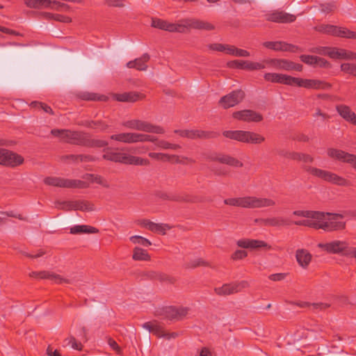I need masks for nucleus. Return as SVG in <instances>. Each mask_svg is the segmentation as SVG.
Returning a JSON list of instances; mask_svg holds the SVG:
<instances>
[{"instance_id": "nucleus-29", "label": "nucleus", "mask_w": 356, "mask_h": 356, "mask_svg": "<svg viewBox=\"0 0 356 356\" xmlns=\"http://www.w3.org/2000/svg\"><path fill=\"white\" fill-rule=\"evenodd\" d=\"M331 58L356 60V53L344 49L333 47L331 54Z\"/></svg>"}, {"instance_id": "nucleus-26", "label": "nucleus", "mask_w": 356, "mask_h": 356, "mask_svg": "<svg viewBox=\"0 0 356 356\" xmlns=\"http://www.w3.org/2000/svg\"><path fill=\"white\" fill-rule=\"evenodd\" d=\"M336 110L345 120L356 125V114L352 111L348 106L339 104L336 106Z\"/></svg>"}, {"instance_id": "nucleus-18", "label": "nucleus", "mask_w": 356, "mask_h": 356, "mask_svg": "<svg viewBox=\"0 0 356 356\" xmlns=\"http://www.w3.org/2000/svg\"><path fill=\"white\" fill-rule=\"evenodd\" d=\"M264 17L266 21L275 23H291L296 19V15L278 10L270 11Z\"/></svg>"}, {"instance_id": "nucleus-64", "label": "nucleus", "mask_w": 356, "mask_h": 356, "mask_svg": "<svg viewBox=\"0 0 356 356\" xmlns=\"http://www.w3.org/2000/svg\"><path fill=\"white\" fill-rule=\"evenodd\" d=\"M35 107H38L39 108L42 109L45 113H50L51 115L54 114V112L50 106L47 104L39 102H33L31 103Z\"/></svg>"}, {"instance_id": "nucleus-35", "label": "nucleus", "mask_w": 356, "mask_h": 356, "mask_svg": "<svg viewBox=\"0 0 356 356\" xmlns=\"http://www.w3.org/2000/svg\"><path fill=\"white\" fill-rule=\"evenodd\" d=\"M143 326L159 338L165 337L167 336V333L163 327L157 323L151 324V323L147 322L144 323Z\"/></svg>"}, {"instance_id": "nucleus-30", "label": "nucleus", "mask_w": 356, "mask_h": 356, "mask_svg": "<svg viewBox=\"0 0 356 356\" xmlns=\"http://www.w3.org/2000/svg\"><path fill=\"white\" fill-rule=\"evenodd\" d=\"M296 258L302 268H307L312 261V255L305 249H298L296 252Z\"/></svg>"}, {"instance_id": "nucleus-56", "label": "nucleus", "mask_w": 356, "mask_h": 356, "mask_svg": "<svg viewBox=\"0 0 356 356\" xmlns=\"http://www.w3.org/2000/svg\"><path fill=\"white\" fill-rule=\"evenodd\" d=\"M330 307V304L326 302L312 303L310 309L313 312L324 311Z\"/></svg>"}, {"instance_id": "nucleus-19", "label": "nucleus", "mask_w": 356, "mask_h": 356, "mask_svg": "<svg viewBox=\"0 0 356 356\" xmlns=\"http://www.w3.org/2000/svg\"><path fill=\"white\" fill-rule=\"evenodd\" d=\"M190 309L186 307H166L163 310L164 318L170 321H181L188 314Z\"/></svg>"}, {"instance_id": "nucleus-21", "label": "nucleus", "mask_w": 356, "mask_h": 356, "mask_svg": "<svg viewBox=\"0 0 356 356\" xmlns=\"http://www.w3.org/2000/svg\"><path fill=\"white\" fill-rule=\"evenodd\" d=\"M232 117L238 120L247 122H259L263 120L262 115L252 110L235 111L232 113Z\"/></svg>"}, {"instance_id": "nucleus-49", "label": "nucleus", "mask_w": 356, "mask_h": 356, "mask_svg": "<svg viewBox=\"0 0 356 356\" xmlns=\"http://www.w3.org/2000/svg\"><path fill=\"white\" fill-rule=\"evenodd\" d=\"M199 266H209V267H211V265L208 261H207L201 258L193 260L186 264V268H195Z\"/></svg>"}, {"instance_id": "nucleus-11", "label": "nucleus", "mask_w": 356, "mask_h": 356, "mask_svg": "<svg viewBox=\"0 0 356 356\" xmlns=\"http://www.w3.org/2000/svg\"><path fill=\"white\" fill-rule=\"evenodd\" d=\"M174 133L182 138L191 140H208L216 138L220 136V133L213 131H204L201 129H175Z\"/></svg>"}, {"instance_id": "nucleus-22", "label": "nucleus", "mask_w": 356, "mask_h": 356, "mask_svg": "<svg viewBox=\"0 0 356 356\" xmlns=\"http://www.w3.org/2000/svg\"><path fill=\"white\" fill-rule=\"evenodd\" d=\"M29 276L31 277H34L37 279H47L54 282L56 284H62V283H71L70 280L68 279L63 278L60 275H58L54 272L48 271V270H42V271H33L29 273Z\"/></svg>"}, {"instance_id": "nucleus-4", "label": "nucleus", "mask_w": 356, "mask_h": 356, "mask_svg": "<svg viewBox=\"0 0 356 356\" xmlns=\"http://www.w3.org/2000/svg\"><path fill=\"white\" fill-rule=\"evenodd\" d=\"M227 205L240 207L247 209H260L275 206V202L266 197H257L255 196H245L242 197H232L224 200Z\"/></svg>"}, {"instance_id": "nucleus-60", "label": "nucleus", "mask_w": 356, "mask_h": 356, "mask_svg": "<svg viewBox=\"0 0 356 356\" xmlns=\"http://www.w3.org/2000/svg\"><path fill=\"white\" fill-rule=\"evenodd\" d=\"M229 44H224L220 43H213L208 45L209 49L212 51H225L227 54V48H228Z\"/></svg>"}, {"instance_id": "nucleus-53", "label": "nucleus", "mask_w": 356, "mask_h": 356, "mask_svg": "<svg viewBox=\"0 0 356 356\" xmlns=\"http://www.w3.org/2000/svg\"><path fill=\"white\" fill-rule=\"evenodd\" d=\"M296 152H291L285 149H278L276 150V154L283 158L293 160L295 158Z\"/></svg>"}, {"instance_id": "nucleus-50", "label": "nucleus", "mask_w": 356, "mask_h": 356, "mask_svg": "<svg viewBox=\"0 0 356 356\" xmlns=\"http://www.w3.org/2000/svg\"><path fill=\"white\" fill-rule=\"evenodd\" d=\"M156 146L164 149H178L181 148V145L178 144L170 143L164 140L158 141L156 143Z\"/></svg>"}, {"instance_id": "nucleus-12", "label": "nucleus", "mask_w": 356, "mask_h": 356, "mask_svg": "<svg viewBox=\"0 0 356 356\" xmlns=\"http://www.w3.org/2000/svg\"><path fill=\"white\" fill-rule=\"evenodd\" d=\"M24 162V157L11 150L0 148V165L14 168Z\"/></svg>"}, {"instance_id": "nucleus-59", "label": "nucleus", "mask_w": 356, "mask_h": 356, "mask_svg": "<svg viewBox=\"0 0 356 356\" xmlns=\"http://www.w3.org/2000/svg\"><path fill=\"white\" fill-rule=\"evenodd\" d=\"M355 66L356 63H342L340 67L341 71L353 76Z\"/></svg>"}, {"instance_id": "nucleus-54", "label": "nucleus", "mask_w": 356, "mask_h": 356, "mask_svg": "<svg viewBox=\"0 0 356 356\" xmlns=\"http://www.w3.org/2000/svg\"><path fill=\"white\" fill-rule=\"evenodd\" d=\"M282 62H283V59L271 58V59L264 60L261 63H264V65L265 64L270 65L277 70H282Z\"/></svg>"}, {"instance_id": "nucleus-55", "label": "nucleus", "mask_w": 356, "mask_h": 356, "mask_svg": "<svg viewBox=\"0 0 356 356\" xmlns=\"http://www.w3.org/2000/svg\"><path fill=\"white\" fill-rule=\"evenodd\" d=\"M351 33L352 31L346 28L337 26L336 33L334 36L350 39V36L352 34Z\"/></svg>"}, {"instance_id": "nucleus-24", "label": "nucleus", "mask_w": 356, "mask_h": 356, "mask_svg": "<svg viewBox=\"0 0 356 356\" xmlns=\"http://www.w3.org/2000/svg\"><path fill=\"white\" fill-rule=\"evenodd\" d=\"M140 133L127 132L111 135L110 138L118 142L130 144L140 143Z\"/></svg>"}, {"instance_id": "nucleus-20", "label": "nucleus", "mask_w": 356, "mask_h": 356, "mask_svg": "<svg viewBox=\"0 0 356 356\" xmlns=\"http://www.w3.org/2000/svg\"><path fill=\"white\" fill-rule=\"evenodd\" d=\"M263 46L267 49L274 51H289L296 53L302 51V49L292 44H289L282 41H268L263 43Z\"/></svg>"}, {"instance_id": "nucleus-3", "label": "nucleus", "mask_w": 356, "mask_h": 356, "mask_svg": "<svg viewBox=\"0 0 356 356\" xmlns=\"http://www.w3.org/2000/svg\"><path fill=\"white\" fill-rule=\"evenodd\" d=\"M266 81L277 83L291 86L302 87L307 89L330 90L332 84L318 79H308L293 77L287 74L278 73H266L264 76Z\"/></svg>"}, {"instance_id": "nucleus-44", "label": "nucleus", "mask_w": 356, "mask_h": 356, "mask_svg": "<svg viewBox=\"0 0 356 356\" xmlns=\"http://www.w3.org/2000/svg\"><path fill=\"white\" fill-rule=\"evenodd\" d=\"M312 330L308 329H303L301 331H298L295 334V339L298 341L302 340H307V341H310L313 339L312 336Z\"/></svg>"}, {"instance_id": "nucleus-52", "label": "nucleus", "mask_w": 356, "mask_h": 356, "mask_svg": "<svg viewBox=\"0 0 356 356\" xmlns=\"http://www.w3.org/2000/svg\"><path fill=\"white\" fill-rule=\"evenodd\" d=\"M155 196L158 197L159 199L163 200H168V201H172L175 202V195L173 194H169L166 192L162 191H158L155 193Z\"/></svg>"}, {"instance_id": "nucleus-17", "label": "nucleus", "mask_w": 356, "mask_h": 356, "mask_svg": "<svg viewBox=\"0 0 356 356\" xmlns=\"http://www.w3.org/2000/svg\"><path fill=\"white\" fill-rule=\"evenodd\" d=\"M327 153L330 158L349 163L356 170V155L334 148L327 149Z\"/></svg>"}, {"instance_id": "nucleus-37", "label": "nucleus", "mask_w": 356, "mask_h": 356, "mask_svg": "<svg viewBox=\"0 0 356 356\" xmlns=\"http://www.w3.org/2000/svg\"><path fill=\"white\" fill-rule=\"evenodd\" d=\"M294 216L304 217L306 218H312L316 220L322 219L323 216V212L322 211H304V210H297L293 212Z\"/></svg>"}, {"instance_id": "nucleus-14", "label": "nucleus", "mask_w": 356, "mask_h": 356, "mask_svg": "<svg viewBox=\"0 0 356 356\" xmlns=\"http://www.w3.org/2000/svg\"><path fill=\"white\" fill-rule=\"evenodd\" d=\"M227 66L231 69L245 70L248 71L259 70L266 67V65L262 63L244 60L229 61L227 63Z\"/></svg>"}, {"instance_id": "nucleus-7", "label": "nucleus", "mask_w": 356, "mask_h": 356, "mask_svg": "<svg viewBox=\"0 0 356 356\" xmlns=\"http://www.w3.org/2000/svg\"><path fill=\"white\" fill-rule=\"evenodd\" d=\"M122 125L129 129L147 133L162 134L165 132L162 127L139 119H131L124 121L122 122Z\"/></svg>"}, {"instance_id": "nucleus-5", "label": "nucleus", "mask_w": 356, "mask_h": 356, "mask_svg": "<svg viewBox=\"0 0 356 356\" xmlns=\"http://www.w3.org/2000/svg\"><path fill=\"white\" fill-rule=\"evenodd\" d=\"M222 135L232 140L254 145L261 144L265 141V138L261 134L249 131H225Z\"/></svg>"}, {"instance_id": "nucleus-40", "label": "nucleus", "mask_w": 356, "mask_h": 356, "mask_svg": "<svg viewBox=\"0 0 356 356\" xmlns=\"http://www.w3.org/2000/svg\"><path fill=\"white\" fill-rule=\"evenodd\" d=\"M293 223L291 220L280 216L268 218L267 226L270 227H283L289 226Z\"/></svg>"}, {"instance_id": "nucleus-31", "label": "nucleus", "mask_w": 356, "mask_h": 356, "mask_svg": "<svg viewBox=\"0 0 356 356\" xmlns=\"http://www.w3.org/2000/svg\"><path fill=\"white\" fill-rule=\"evenodd\" d=\"M325 218V213L323 212V216L321 220L307 218L305 220L295 221L293 224L299 226H305L314 228L315 229H321L322 220H324Z\"/></svg>"}, {"instance_id": "nucleus-42", "label": "nucleus", "mask_w": 356, "mask_h": 356, "mask_svg": "<svg viewBox=\"0 0 356 356\" xmlns=\"http://www.w3.org/2000/svg\"><path fill=\"white\" fill-rule=\"evenodd\" d=\"M227 54L237 57H249L250 55L248 51L229 44L228 48H227Z\"/></svg>"}, {"instance_id": "nucleus-1", "label": "nucleus", "mask_w": 356, "mask_h": 356, "mask_svg": "<svg viewBox=\"0 0 356 356\" xmlns=\"http://www.w3.org/2000/svg\"><path fill=\"white\" fill-rule=\"evenodd\" d=\"M51 134L54 136L59 138L60 140L63 143L88 148L105 147L108 145L107 141L92 138L90 134L82 131L54 129L51 131Z\"/></svg>"}, {"instance_id": "nucleus-32", "label": "nucleus", "mask_w": 356, "mask_h": 356, "mask_svg": "<svg viewBox=\"0 0 356 356\" xmlns=\"http://www.w3.org/2000/svg\"><path fill=\"white\" fill-rule=\"evenodd\" d=\"M105 152L102 158L107 161L124 163L125 153L114 152L109 150V148L104 149Z\"/></svg>"}, {"instance_id": "nucleus-63", "label": "nucleus", "mask_w": 356, "mask_h": 356, "mask_svg": "<svg viewBox=\"0 0 356 356\" xmlns=\"http://www.w3.org/2000/svg\"><path fill=\"white\" fill-rule=\"evenodd\" d=\"M248 257V252L243 250H237L232 255V260H241Z\"/></svg>"}, {"instance_id": "nucleus-61", "label": "nucleus", "mask_w": 356, "mask_h": 356, "mask_svg": "<svg viewBox=\"0 0 356 356\" xmlns=\"http://www.w3.org/2000/svg\"><path fill=\"white\" fill-rule=\"evenodd\" d=\"M157 280L160 281L161 282H165L167 284H174L176 281L175 278L173 277L163 273H159Z\"/></svg>"}, {"instance_id": "nucleus-27", "label": "nucleus", "mask_w": 356, "mask_h": 356, "mask_svg": "<svg viewBox=\"0 0 356 356\" xmlns=\"http://www.w3.org/2000/svg\"><path fill=\"white\" fill-rule=\"evenodd\" d=\"M78 124L87 128L97 129L99 131H105L110 127V125L102 120H82Z\"/></svg>"}, {"instance_id": "nucleus-13", "label": "nucleus", "mask_w": 356, "mask_h": 356, "mask_svg": "<svg viewBox=\"0 0 356 356\" xmlns=\"http://www.w3.org/2000/svg\"><path fill=\"white\" fill-rule=\"evenodd\" d=\"M245 92L242 90H233L230 93L222 97L218 104L225 109L233 107L243 101Z\"/></svg>"}, {"instance_id": "nucleus-45", "label": "nucleus", "mask_w": 356, "mask_h": 356, "mask_svg": "<svg viewBox=\"0 0 356 356\" xmlns=\"http://www.w3.org/2000/svg\"><path fill=\"white\" fill-rule=\"evenodd\" d=\"M316 30L321 33H327L334 36L336 33L337 26L330 24H322L316 27Z\"/></svg>"}, {"instance_id": "nucleus-2", "label": "nucleus", "mask_w": 356, "mask_h": 356, "mask_svg": "<svg viewBox=\"0 0 356 356\" xmlns=\"http://www.w3.org/2000/svg\"><path fill=\"white\" fill-rule=\"evenodd\" d=\"M293 161L302 162L304 163L302 165V170L314 177L320 178L323 181L339 186H350V181L343 177L330 171L321 170L316 167L307 165V163H312L314 161V157L310 154L296 152Z\"/></svg>"}, {"instance_id": "nucleus-47", "label": "nucleus", "mask_w": 356, "mask_h": 356, "mask_svg": "<svg viewBox=\"0 0 356 356\" xmlns=\"http://www.w3.org/2000/svg\"><path fill=\"white\" fill-rule=\"evenodd\" d=\"M55 206L57 209L64 211L74 210V201H56Z\"/></svg>"}, {"instance_id": "nucleus-23", "label": "nucleus", "mask_w": 356, "mask_h": 356, "mask_svg": "<svg viewBox=\"0 0 356 356\" xmlns=\"http://www.w3.org/2000/svg\"><path fill=\"white\" fill-rule=\"evenodd\" d=\"M236 245L242 248L259 250L261 248L270 250L272 248L266 242L261 240L243 238L236 241Z\"/></svg>"}, {"instance_id": "nucleus-9", "label": "nucleus", "mask_w": 356, "mask_h": 356, "mask_svg": "<svg viewBox=\"0 0 356 356\" xmlns=\"http://www.w3.org/2000/svg\"><path fill=\"white\" fill-rule=\"evenodd\" d=\"M349 213V211H345L344 214H342L326 212L325 216H330V218L327 221H325V220H322L321 229L328 232L345 229L346 227V222L339 220L343 218L345 216L348 215Z\"/></svg>"}, {"instance_id": "nucleus-39", "label": "nucleus", "mask_w": 356, "mask_h": 356, "mask_svg": "<svg viewBox=\"0 0 356 356\" xmlns=\"http://www.w3.org/2000/svg\"><path fill=\"white\" fill-rule=\"evenodd\" d=\"M124 164L135 165H149V161L146 159H143L141 157L126 154Z\"/></svg>"}, {"instance_id": "nucleus-33", "label": "nucleus", "mask_w": 356, "mask_h": 356, "mask_svg": "<svg viewBox=\"0 0 356 356\" xmlns=\"http://www.w3.org/2000/svg\"><path fill=\"white\" fill-rule=\"evenodd\" d=\"M76 95L79 99L84 101L106 102L108 99V97L104 95L90 92H79Z\"/></svg>"}, {"instance_id": "nucleus-34", "label": "nucleus", "mask_w": 356, "mask_h": 356, "mask_svg": "<svg viewBox=\"0 0 356 356\" xmlns=\"http://www.w3.org/2000/svg\"><path fill=\"white\" fill-rule=\"evenodd\" d=\"M175 202L185 203H200L204 202L203 197L191 194H175Z\"/></svg>"}, {"instance_id": "nucleus-51", "label": "nucleus", "mask_w": 356, "mask_h": 356, "mask_svg": "<svg viewBox=\"0 0 356 356\" xmlns=\"http://www.w3.org/2000/svg\"><path fill=\"white\" fill-rule=\"evenodd\" d=\"M66 345L71 346V347L77 350H81L83 345L81 342H78L74 337L70 336L65 339Z\"/></svg>"}, {"instance_id": "nucleus-41", "label": "nucleus", "mask_w": 356, "mask_h": 356, "mask_svg": "<svg viewBox=\"0 0 356 356\" xmlns=\"http://www.w3.org/2000/svg\"><path fill=\"white\" fill-rule=\"evenodd\" d=\"M132 259L135 261H149L151 257L147 250L136 247L133 250Z\"/></svg>"}, {"instance_id": "nucleus-46", "label": "nucleus", "mask_w": 356, "mask_h": 356, "mask_svg": "<svg viewBox=\"0 0 356 356\" xmlns=\"http://www.w3.org/2000/svg\"><path fill=\"white\" fill-rule=\"evenodd\" d=\"M184 161H187L189 163H195V160L191 159V158H188V157H186V156H182L181 158L178 156V155H175V154H169V159H168L167 161H169V162H171L172 163H182V164H184L185 162Z\"/></svg>"}, {"instance_id": "nucleus-6", "label": "nucleus", "mask_w": 356, "mask_h": 356, "mask_svg": "<svg viewBox=\"0 0 356 356\" xmlns=\"http://www.w3.org/2000/svg\"><path fill=\"white\" fill-rule=\"evenodd\" d=\"M215 29L212 24L196 18H186L177 23L176 33H184L191 29L212 31Z\"/></svg>"}, {"instance_id": "nucleus-8", "label": "nucleus", "mask_w": 356, "mask_h": 356, "mask_svg": "<svg viewBox=\"0 0 356 356\" xmlns=\"http://www.w3.org/2000/svg\"><path fill=\"white\" fill-rule=\"evenodd\" d=\"M44 183L48 186L67 188H87L90 186L89 183L85 181L58 177H47L44 179Z\"/></svg>"}, {"instance_id": "nucleus-58", "label": "nucleus", "mask_w": 356, "mask_h": 356, "mask_svg": "<svg viewBox=\"0 0 356 356\" xmlns=\"http://www.w3.org/2000/svg\"><path fill=\"white\" fill-rule=\"evenodd\" d=\"M300 59L302 62L315 67L317 56L303 54L300 56Z\"/></svg>"}, {"instance_id": "nucleus-62", "label": "nucleus", "mask_w": 356, "mask_h": 356, "mask_svg": "<svg viewBox=\"0 0 356 356\" xmlns=\"http://www.w3.org/2000/svg\"><path fill=\"white\" fill-rule=\"evenodd\" d=\"M148 155L150 158L157 161H167L169 159V154L164 153L150 152Z\"/></svg>"}, {"instance_id": "nucleus-25", "label": "nucleus", "mask_w": 356, "mask_h": 356, "mask_svg": "<svg viewBox=\"0 0 356 356\" xmlns=\"http://www.w3.org/2000/svg\"><path fill=\"white\" fill-rule=\"evenodd\" d=\"M145 95L138 92H127L122 94H115V99L122 102H136L145 98Z\"/></svg>"}, {"instance_id": "nucleus-10", "label": "nucleus", "mask_w": 356, "mask_h": 356, "mask_svg": "<svg viewBox=\"0 0 356 356\" xmlns=\"http://www.w3.org/2000/svg\"><path fill=\"white\" fill-rule=\"evenodd\" d=\"M202 157L206 161H218L234 168H242L243 166V163L238 159L222 153L204 152L202 154Z\"/></svg>"}, {"instance_id": "nucleus-43", "label": "nucleus", "mask_w": 356, "mask_h": 356, "mask_svg": "<svg viewBox=\"0 0 356 356\" xmlns=\"http://www.w3.org/2000/svg\"><path fill=\"white\" fill-rule=\"evenodd\" d=\"M170 229L171 227L168 224L156 223L154 222H152L151 226L149 227V231L159 233L162 235H165L166 234V230H169Z\"/></svg>"}, {"instance_id": "nucleus-28", "label": "nucleus", "mask_w": 356, "mask_h": 356, "mask_svg": "<svg viewBox=\"0 0 356 356\" xmlns=\"http://www.w3.org/2000/svg\"><path fill=\"white\" fill-rule=\"evenodd\" d=\"M150 56L147 53L144 54L141 57L136 58L134 60L129 61L127 67L129 68H136L140 71H144L147 69V63L149 60Z\"/></svg>"}, {"instance_id": "nucleus-15", "label": "nucleus", "mask_w": 356, "mask_h": 356, "mask_svg": "<svg viewBox=\"0 0 356 356\" xmlns=\"http://www.w3.org/2000/svg\"><path fill=\"white\" fill-rule=\"evenodd\" d=\"M348 243L344 241H333L326 243H318V247L330 254H342L345 256Z\"/></svg>"}, {"instance_id": "nucleus-16", "label": "nucleus", "mask_w": 356, "mask_h": 356, "mask_svg": "<svg viewBox=\"0 0 356 356\" xmlns=\"http://www.w3.org/2000/svg\"><path fill=\"white\" fill-rule=\"evenodd\" d=\"M249 286L248 282L243 280L237 283L225 284L220 287L215 288L214 291L218 296H228L238 293Z\"/></svg>"}, {"instance_id": "nucleus-57", "label": "nucleus", "mask_w": 356, "mask_h": 356, "mask_svg": "<svg viewBox=\"0 0 356 356\" xmlns=\"http://www.w3.org/2000/svg\"><path fill=\"white\" fill-rule=\"evenodd\" d=\"M167 22H168L166 20H163V19H159V18H152V26L165 31L166 29L165 26H166Z\"/></svg>"}, {"instance_id": "nucleus-36", "label": "nucleus", "mask_w": 356, "mask_h": 356, "mask_svg": "<svg viewBox=\"0 0 356 356\" xmlns=\"http://www.w3.org/2000/svg\"><path fill=\"white\" fill-rule=\"evenodd\" d=\"M24 4L30 8L42 9L51 7V0H24Z\"/></svg>"}, {"instance_id": "nucleus-38", "label": "nucleus", "mask_w": 356, "mask_h": 356, "mask_svg": "<svg viewBox=\"0 0 356 356\" xmlns=\"http://www.w3.org/2000/svg\"><path fill=\"white\" fill-rule=\"evenodd\" d=\"M74 210L93 211L95 210V207L93 203L88 200H75L74 201Z\"/></svg>"}, {"instance_id": "nucleus-48", "label": "nucleus", "mask_w": 356, "mask_h": 356, "mask_svg": "<svg viewBox=\"0 0 356 356\" xmlns=\"http://www.w3.org/2000/svg\"><path fill=\"white\" fill-rule=\"evenodd\" d=\"M129 239L133 243H138L145 247H148L152 245V243L147 238L140 236H132L130 237Z\"/></svg>"}]
</instances>
